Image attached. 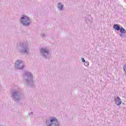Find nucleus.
<instances>
[{"instance_id": "obj_12", "label": "nucleus", "mask_w": 126, "mask_h": 126, "mask_svg": "<svg viewBox=\"0 0 126 126\" xmlns=\"http://www.w3.org/2000/svg\"><path fill=\"white\" fill-rule=\"evenodd\" d=\"M119 31L120 32V33H124V34L126 33V29H125L124 28H123V27H121L120 30Z\"/></svg>"}, {"instance_id": "obj_16", "label": "nucleus", "mask_w": 126, "mask_h": 126, "mask_svg": "<svg viewBox=\"0 0 126 126\" xmlns=\"http://www.w3.org/2000/svg\"><path fill=\"white\" fill-rule=\"evenodd\" d=\"M82 63H85L86 61H85V59H84L83 58H82Z\"/></svg>"}, {"instance_id": "obj_9", "label": "nucleus", "mask_w": 126, "mask_h": 126, "mask_svg": "<svg viewBox=\"0 0 126 126\" xmlns=\"http://www.w3.org/2000/svg\"><path fill=\"white\" fill-rule=\"evenodd\" d=\"M114 101H115V104L117 106H121L122 105V99L120 97L117 96V98H114Z\"/></svg>"}, {"instance_id": "obj_11", "label": "nucleus", "mask_w": 126, "mask_h": 126, "mask_svg": "<svg viewBox=\"0 0 126 126\" xmlns=\"http://www.w3.org/2000/svg\"><path fill=\"white\" fill-rule=\"evenodd\" d=\"M57 5H58V8L59 10L62 11L63 10V5L62 4V3L59 2L57 4Z\"/></svg>"}, {"instance_id": "obj_15", "label": "nucleus", "mask_w": 126, "mask_h": 126, "mask_svg": "<svg viewBox=\"0 0 126 126\" xmlns=\"http://www.w3.org/2000/svg\"><path fill=\"white\" fill-rule=\"evenodd\" d=\"M85 66H88L89 65V62H86L84 63Z\"/></svg>"}, {"instance_id": "obj_18", "label": "nucleus", "mask_w": 126, "mask_h": 126, "mask_svg": "<svg viewBox=\"0 0 126 126\" xmlns=\"http://www.w3.org/2000/svg\"><path fill=\"white\" fill-rule=\"evenodd\" d=\"M32 115H33V112H31Z\"/></svg>"}, {"instance_id": "obj_13", "label": "nucleus", "mask_w": 126, "mask_h": 126, "mask_svg": "<svg viewBox=\"0 0 126 126\" xmlns=\"http://www.w3.org/2000/svg\"><path fill=\"white\" fill-rule=\"evenodd\" d=\"M119 35L121 37V38L126 37V33H121L119 34Z\"/></svg>"}, {"instance_id": "obj_3", "label": "nucleus", "mask_w": 126, "mask_h": 126, "mask_svg": "<svg viewBox=\"0 0 126 126\" xmlns=\"http://www.w3.org/2000/svg\"><path fill=\"white\" fill-rule=\"evenodd\" d=\"M11 97L12 99L17 103L21 100L22 98H24V94L21 93L19 90H14L11 92Z\"/></svg>"}, {"instance_id": "obj_5", "label": "nucleus", "mask_w": 126, "mask_h": 126, "mask_svg": "<svg viewBox=\"0 0 126 126\" xmlns=\"http://www.w3.org/2000/svg\"><path fill=\"white\" fill-rule=\"evenodd\" d=\"M47 126H60V122L58 119L54 117H50L46 121Z\"/></svg>"}, {"instance_id": "obj_1", "label": "nucleus", "mask_w": 126, "mask_h": 126, "mask_svg": "<svg viewBox=\"0 0 126 126\" xmlns=\"http://www.w3.org/2000/svg\"><path fill=\"white\" fill-rule=\"evenodd\" d=\"M24 82L27 87L33 86V75L28 71H25L23 75Z\"/></svg>"}, {"instance_id": "obj_4", "label": "nucleus", "mask_w": 126, "mask_h": 126, "mask_svg": "<svg viewBox=\"0 0 126 126\" xmlns=\"http://www.w3.org/2000/svg\"><path fill=\"white\" fill-rule=\"evenodd\" d=\"M20 22L23 26L27 27L31 25V19L29 17L24 15L20 18Z\"/></svg>"}, {"instance_id": "obj_6", "label": "nucleus", "mask_w": 126, "mask_h": 126, "mask_svg": "<svg viewBox=\"0 0 126 126\" xmlns=\"http://www.w3.org/2000/svg\"><path fill=\"white\" fill-rule=\"evenodd\" d=\"M40 55L44 59H50V50L48 49V47H42L39 49Z\"/></svg>"}, {"instance_id": "obj_14", "label": "nucleus", "mask_w": 126, "mask_h": 126, "mask_svg": "<svg viewBox=\"0 0 126 126\" xmlns=\"http://www.w3.org/2000/svg\"><path fill=\"white\" fill-rule=\"evenodd\" d=\"M124 70L125 71L124 75L126 76V64L124 65L123 66Z\"/></svg>"}, {"instance_id": "obj_7", "label": "nucleus", "mask_w": 126, "mask_h": 126, "mask_svg": "<svg viewBox=\"0 0 126 126\" xmlns=\"http://www.w3.org/2000/svg\"><path fill=\"white\" fill-rule=\"evenodd\" d=\"M15 67L17 69H23L25 67L24 63L22 60H17L15 63Z\"/></svg>"}, {"instance_id": "obj_17", "label": "nucleus", "mask_w": 126, "mask_h": 126, "mask_svg": "<svg viewBox=\"0 0 126 126\" xmlns=\"http://www.w3.org/2000/svg\"><path fill=\"white\" fill-rule=\"evenodd\" d=\"M42 38H44V37H46V35H45V34H43L42 35Z\"/></svg>"}, {"instance_id": "obj_2", "label": "nucleus", "mask_w": 126, "mask_h": 126, "mask_svg": "<svg viewBox=\"0 0 126 126\" xmlns=\"http://www.w3.org/2000/svg\"><path fill=\"white\" fill-rule=\"evenodd\" d=\"M17 49L18 53L22 55H28L30 52V48L28 42L20 43Z\"/></svg>"}, {"instance_id": "obj_8", "label": "nucleus", "mask_w": 126, "mask_h": 126, "mask_svg": "<svg viewBox=\"0 0 126 126\" xmlns=\"http://www.w3.org/2000/svg\"><path fill=\"white\" fill-rule=\"evenodd\" d=\"M85 20L87 24H91L93 21V18L91 16H86L85 18Z\"/></svg>"}, {"instance_id": "obj_10", "label": "nucleus", "mask_w": 126, "mask_h": 126, "mask_svg": "<svg viewBox=\"0 0 126 126\" xmlns=\"http://www.w3.org/2000/svg\"><path fill=\"white\" fill-rule=\"evenodd\" d=\"M113 28L114 30H116V31H120V30H121V25L115 24L113 26Z\"/></svg>"}]
</instances>
